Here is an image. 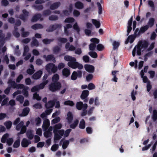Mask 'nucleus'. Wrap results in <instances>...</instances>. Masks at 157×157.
Instances as JSON below:
<instances>
[{
    "mask_svg": "<svg viewBox=\"0 0 157 157\" xmlns=\"http://www.w3.org/2000/svg\"><path fill=\"white\" fill-rule=\"evenodd\" d=\"M64 59L66 61L69 62L67 63V65L72 68H78L79 70H81L83 68L82 65L76 62V59L74 57L69 55H66L64 56Z\"/></svg>",
    "mask_w": 157,
    "mask_h": 157,
    "instance_id": "nucleus-1",
    "label": "nucleus"
},
{
    "mask_svg": "<svg viewBox=\"0 0 157 157\" xmlns=\"http://www.w3.org/2000/svg\"><path fill=\"white\" fill-rule=\"evenodd\" d=\"M62 85L60 82H51L49 85V90L52 92H55L60 90Z\"/></svg>",
    "mask_w": 157,
    "mask_h": 157,
    "instance_id": "nucleus-2",
    "label": "nucleus"
},
{
    "mask_svg": "<svg viewBox=\"0 0 157 157\" xmlns=\"http://www.w3.org/2000/svg\"><path fill=\"white\" fill-rule=\"evenodd\" d=\"M45 69L50 74L55 73L57 71V67L54 64L52 63L47 64L45 66Z\"/></svg>",
    "mask_w": 157,
    "mask_h": 157,
    "instance_id": "nucleus-3",
    "label": "nucleus"
},
{
    "mask_svg": "<svg viewBox=\"0 0 157 157\" xmlns=\"http://www.w3.org/2000/svg\"><path fill=\"white\" fill-rule=\"evenodd\" d=\"M149 45L148 42L145 40L140 41L138 43L137 46L143 50H145L147 48Z\"/></svg>",
    "mask_w": 157,
    "mask_h": 157,
    "instance_id": "nucleus-4",
    "label": "nucleus"
},
{
    "mask_svg": "<svg viewBox=\"0 0 157 157\" xmlns=\"http://www.w3.org/2000/svg\"><path fill=\"white\" fill-rule=\"evenodd\" d=\"M62 27V25L61 24H55L53 25H51L49 27L46 29L47 32H51L56 30L57 29H61Z\"/></svg>",
    "mask_w": 157,
    "mask_h": 157,
    "instance_id": "nucleus-5",
    "label": "nucleus"
},
{
    "mask_svg": "<svg viewBox=\"0 0 157 157\" xmlns=\"http://www.w3.org/2000/svg\"><path fill=\"white\" fill-rule=\"evenodd\" d=\"M82 71L80 70H78L77 71H74L71 76V79L75 80L77 79V77L81 78L82 77Z\"/></svg>",
    "mask_w": 157,
    "mask_h": 157,
    "instance_id": "nucleus-6",
    "label": "nucleus"
},
{
    "mask_svg": "<svg viewBox=\"0 0 157 157\" xmlns=\"http://www.w3.org/2000/svg\"><path fill=\"white\" fill-rule=\"evenodd\" d=\"M23 14H21L19 15V18L22 20L23 21L25 22L29 16V12L25 9H24L22 10Z\"/></svg>",
    "mask_w": 157,
    "mask_h": 157,
    "instance_id": "nucleus-7",
    "label": "nucleus"
},
{
    "mask_svg": "<svg viewBox=\"0 0 157 157\" xmlns=\"http://www.w3.org/2000/svg\"><path fill=\"white\" fill-rule=\"evenodd\" d=\"M76 107L78 110H80L84 109H87L88 105L86 103L83 104L82 101H78L76 103Z\"/></svg>",
    "mask_w": 157,
    "mask_h": 157,
    "instance_id": "nucleus-8",
    "label": "nucleus"
},
{
    "mask_svg": "<svg viewBox=\"0 0 157 157\" xmlns=\"http://www.w3.org/2000/svg\"><path fill=\"white\" fill-rule=\"evenodd\" d=\"M133 21V17L132 16L128 22V25L127 26V36H128L129 34L130 33L132 29V24Z\"/></svg>",
    "mask_w": 157,
    "mask_h": 157,
    "instance_id": "nucleus-9",
    "label": "nucleus"
},
{
    "mask_svg": "<svg viewBox=\"0 0 157 157\" xmlns=\"http://www.w3.org/2000/svg\"><path fill=\"white\" fill-rule=\"evenodd\" d=\"M41 15L40 13H37L35 14L32 17L31 20V21L32 22H35L39 19L40 21H43V19L41 18Z\"/></svg>",
    "mask_w": 157,
    "mask_h": 157,
    "instance_id": "nucleus-10",
    "label": "nucleus"
},
{
    "mask_svg": "<svg viewBox=\"0 0 157 157\" xmlns=\"http://www.w3.org/2000/svg\"><path fill=\"white\" fill-rule=\"evenodd\" d=\"M42 74V71L41 70H39L33 75L32 78L35 80L41 78Z\"/></svg>",
    "mask_w": 157,
    "mask_h": 157,
    "instance_id": "nucleus-11",
    "label": "nucleus"
},
{
    "mask_svg": "<svg viewBox=\"0 0 157 157\" xmlns=\"http://www.w3.org/2000/svg\"><path fill=\"white\" fill-rule=\"evenodd\" d=\"M84 68L85 70L89 72L93 73L94 72V67L92 65L86 64L84 66Z\"/></svg>",
    "mask_w": 157,
    "mask_h": 157,
    "instance_id": "nucleus-12",
    "label": "nucleus"
},
{
    "mask_svg": "<svg viewBox=\"0 0 157 157\" xmlns=\"http://www.w3.org/2000/svg\"><path fill=\"white\" fill-rule=\"evenodd\" d=\"M43 57L45 59L46 61H52L54 63H55L56 62L55 58L54 56L52 54L49 55L47 56L46 55H44Z\"/></svg>",
    "mask_w": 157,
    "mask_h": 157,
    "instance_id": "nucleus-13",
    "label": "nucleus"
},
{
    "mask_svg": "<svg viewBox=\"0 0 157 157\" xmlns=\"http://www.w3.org/2000/svg\"><path fill=\"white\" fill-rule=\"evenodd\" d=\"M50 125V121L48 119H45L44 120L42 126L43 129L44 130H46Z\"/></svg>",
    "mask_w": 157,
    "mask_h": 157,
    "instance_id": "nucleus-14",
    "label": "nucleus"
},
{
    "mask_svg": "<svg viewBox=\"0 0 157 157\" xmlns=\"http://www.w3.org/2000/svg\"><path fill=\"white\" fill-rule=\"evenodd\" d=\"M31 144L30 140H28L26 138H23L21 142V145L22 147H26Z\"/></svg>",
    "mask_w": 157,
    "mask_h": 157,
    "instance_id": "nucleus-15",
    "label": "nucleus"
},
{
    "mask_svg": "<svg viewBox=\"0 0 157 157\" xmlns=\"http://www.w3.org/2000/svg\"><path fill=\"white\" fill-rule=\"evenodd\" d=\"M136 37L135 36L132 35L129 36L127 40L125 41V44H127L129 42L130 44L132 43Z\"/></svg>",
    "mask_w": 157,
    "mask_h": 157,
    "instance_id": "nucleus-16",
    "label": "nucleus"
},
{
    "mask_svg": "<svg viewBox=\"0 0 157 157\" xmlns=\"http://www.w3.org/2000/svg\"><path fill=\"white\" fill-rule=\"evenodd\" d=\"M65 48L67 51H73L75 50V47L72 45H70L69 42L66 43L65 45Z\"/></svg>",
    "mask_w": 157,
    "mask_h": 157,
    "instance_id": "nucleus-17",
    "label": "nucleus"
},
{
    "mask_svg": "<svg viewBox=\"0 0 157 157\" xmlns=\"http://www.w3.org/2000/svg\"><path fill=\"white\" fill-rule=\"evenodd\" d=\"M7 83L8 84V87H10L11 89L12 88L14 89H16L17 83L14 81H13L10 79L8 80Z\"/></svg>",
    "mask_w": 157,
    "mask_h": 157,
    "instance_id": "nucleus-18",
    "label": "nucleus"
},
{
    "mask_svg": "<svg viewBox=\"0 0 157 157\" xmlns=\"http://www.w3.org/2000/svg\"><path fill=\"white\" fill-rule=\"evenodd\" d=\"M73 118V117L72 113L70 111L68 112L67 114V119L69 124H70L72 122Z\"/></svg>",
    "mask_w": 157,
    "mask_h": 157,
    "instance_id": "nucleus-19",
    "label": "nucleus"
},
{
    "mask_svg": "<svg viewBox=\"0 0 157 157\" xmlns=\"http://www.w3.org/2000/svg\"><path fill=\"white\" fill-rule=\"evenodd\" d=\"M89 94V92L88 90H85L82 91L81 95L80 98L82 99H84L88 96Z\"/></svg>",
    "mask_w": 157,
    "mask_h": 157,
    "instance_id": "nucleus-20",
    "label": "nucleus"
},
{
    "mask_svg": "<svg viewBox=\"0 0 157 157\" xmlns=\"http://www.w3.org/2000/svg\"><path fill=\"white\" fill-rule=\"evenodd\" d=\"M61 3L59 2L54 3L50 6V8L51 10H54L57 9L60 5Z\"/></svg>",
    "mask_w": 157,
    "mask_h": 157,
    "instance_id": "nucleus-21",
    "label": "nucleus"
},
{
    "mask_svg": "<svg viewBox=\"0 0 157 157\" xmlns=\"http://www.w3.org/2000/svg\"><path fill=\"white\" fill-rule=\"evenodd\" d=\"M70 73V70L67 68H64L62 71L63 75L66 77L69 76Z\"/></svg>",
    "mask_w": 157,
    "mask_h": 157,
    "instance_id": "nucleus-22",
    "label": "nucleus"
},
{
    "mask_svg": "<svg viewBox=\"0 0 157 157\" xmlns=\"http://www.w3.org/2000/svg\"><path fill=\"white\" fill-rule=\"evenodd\" d=\"M55 102L52 101H49L45 104V107L46 109H49L52 107L54 105Z\"/></svg>",
    "mask_w": 157,
    "mask_h": 157,
    "instance_id": "nucleus-23",
    "label": "nucleus"
},
{
    "mask_svg": "<svg viewBox=\"0 0 157 157\" xmlns=\"http://www.w3.org/2000/svg\"><path fill=\"white\" fill-rule=\"evenodd\" d=\"M75 7L78 9H82L84 7L83 4L80 1L77 2L75 4Z\"/></svg>",
    "mask_w": 157,
    "mask_h": 157,
    "instance_id": "nucleus-24",
    "label": "nucleus"
},
{
    "mask_svg": "<svg viewBox=\"0 0 157 157\" xmlns=\"http://www.w3.org/2000/svg\"><path fill=\"white\" fill-rule=\"evenodd\" d=\"M48 82V80L44 81L41 83L39 85H37L39 90L40 89H42L44 88L45 85H46Z\"/></svg>",
    "mask_w": 157,
    "mask_h": 157,
    "instance_id": "nucleus-25",
    "label": "nucleus"
},
{
    "mask_svg": "<svg viewBox=\"0 0 157 157\" xmlns=\"http://www.w3.org/2000/svg\"><path fill=\"white\" fill-rule=\"evenodd\" d=\"M61 49V45L60 47L57 45H56L53 47L52 50L54 54H57L60 51Z\"/></svg>",
    "mask_w": 157,
    "mask_h": 157,
    "instance_id": "nucleus-26",
    "label": "nucleus"
},
{
    "mask_svg": "<svg viewBox=\"0 0 157 157\" xmlns=\"http://www.w3.org/2000/svg\"><path fill=\"white\" fill-rule=\"evenodd\" d=\"M32 46L37 47L39 45L38 41L34 37L32 38V41L31 43Z\"/></svg>",
    "mask_w": 157,
    "mask_h": 157,
    "instance_id": "nucleus-27",
    "label": "nucleus"
},
{
    "mask_svg": "<svg viewBox=\"0 0 157 157\" xmlns=\"http://www.w3.org/2000/svg\"><path fill=\"white\" fill-rule=\"evenodd\" d=\"M43 26L40 24H36L31 26V28L34 30H36L39 29H42Z\"/></svg>",
    "mask_w": 157,
    "mask_h": 157,
    "instance_id": "nucleus-28",
    "label": "nucleus"
},
{
    "mask_svg": "<svg viewBox=\"0 0 157 157\" xmlns=\"http://www.w3.org/2000/svg\"><path fill=\"white\" fill-rule=\"evenodd\" d=\"M30 111L29 108L28 107L25 108L22 111L21 114L22 116H26L29 114Z\"/></svg>",
    "mask_w": 157,
    "mask_h": 157,
    "instance_id": "nucleus-29",
    "label": "nucleus"
},
{
    "mask_svg": "<svg viewBox=\"0 0 157 157\" xmlns=\"http://www.w3.org/2000/svg\"><path fill=\"white\" fill-rule=\"evenodd\" d=\"M59 79V75L57 74H55L52 78V82H59L58 81Z\"/></svg>",
    "mask_w": 157,
    "mask_h": 157,
    "instance_id": "nucleus-30",
    "label": "nucleus"
},
{
    "mask_svg": "<svg viewBox=\"0 0 157 157\" xmlns=\"http://www.w3.org/2000/svg\"><path fill=\"white\" fill-rule=\"evenodd\" d=\"M54 40V39L53 38L51 39L45 38L42 40V42L44 44L47 45L50 44L51 42Z\"/></svg>",
    "mask_w": 157,
    "mask_h": 157,
    "instance_id": "nucleus-31",
    "label": "nucleus"
},
{
    "mask_svg": "<svg viewBox=\"0 0 157 157\" xmlns=\"http://www.w3.org/2000/svg\"><path fill=\"white\" fill-rule=\"evenodd\" d=\"M62 127V125L60 123L56 124L54 127L53 132H58V129H60Z\"/></svg>",
    "mask_w": 157,
    "mask_h": 157,
    "instance_id": "nucleus-32",
    "label": "nucleus"
},
{
    "mask_svg": "<svg viewBox=\"0 0 157 157\" xmlns=\"http://www.w3.org/2000/svg\"><path fill=\"white\" fill-rule=\"evenodd\" d=\"M149 29L148 25H145L144 26L140 28L139 31V33H145Z\"/></svg>",
    "mask_w": 157,
    "mask_h": 157,
    "instance_id": "nucleus-33",
    "label": "nucleus"
},
{
    "mask_svg": "<svg viewBox=\"0 0 157 157\" xmlns=\"http://www.w3.org/2000/svg\"><path fill=\"white\" fill-rule=\"evenodd\" d=\"M78 123L79 121L78 120L76 119L74 121L72 124H70V127L71 128L75 129L77 126Z\"/></svg>",
    "mask_w": 157,
    "mask_h": 157,
    "instance_id": "nucleus-34",
    "label": "nucleus"
},
{
    "mask_svg": "<svg viewBox=\"0 0 157 157\" xmlns=\"http://www.w3.org/2000/svg\"><path fill=\"white\" fill-rule=\"evenodd\" d=\"M86 123L84 120L83 119H82L81 120L79 125V127L80 129H83L85 128Z\"/></svg>",
    "mask_w": 157,
    "mask_h": 157,
    "instance_id": "nucleus-35",
    "label": "nucleus"
},
{
    "mask_svg": "<svg viewBox=\"0 0 157 157\" xmlns=\"http://www.w3.org/2000/svg\"><path fill=\"white\" fill-rule=\"evenodd\" d=\"M9 136V135L8 133H6L4 134L1 138V142L3 143H5L8 140Z\"/></svg>",
    "mask_w": 157,
    "mask_h": 157,
    "instance_id": "nucleus-36",
    "label": "nucleus"
},
{
    "mask_svg": "<svg viewBox=\"0 0 157 157\" xmlns=\"http://www.w3.org/2000/svg\"><path fill=\"white\" fill-rule=\"evenodd\" d=\"M155 21V19L153 18H150L149 20L147 23V25H148L149 28L152 27L154 25V22Z\"/></svg>",
    "mask_w": 157,
    "mask_h": 157,
    "instance_id": "nucleus-37",
    "label": "nucleus"
},
{
    "mask_svg": "<svg viewBox=\"0 0 157 157\" xmlns=\"http://www.w3.org/2000/svg\"><path fill=\"white\" fill-rule=\"evenodd\" d=\"M20 137L15 141L13 145V147L14 148H17L19 147L20 145Z\"/></svg>",
    "mask_w": 157,
    "mask_h": 157,
    "instance_id": "nucleus-38",
    "label": "nucleus"
},
{
    "mask_svg": "<svg viewBox=\"0 0 157 157\" xmlns=\"http://www.w3.org/2000/svg\"><path fill=\"white\" fill-rule=\"evenodd\" d=\"M93 24L95 26V27L98 28L100 26V23L99 21L95 19H93L92 20Z\"/></svg>",
    "mask_w": 157,
    "mask_h": 157,
    "instance_id": "nucleus-39",
    "label": "nucleus"
},
{
    "mask_svg": "<svg viewBox=\"0 0 157 157\" xmlns=\"http://www.w3.org/2000/svg\"><path fill=\"white\" fill-rule=\"evenodd\" d=\"M73 29L76 31L78 34H79L80 29L78 25L77 22H76L73 25Z\"/></svg>",
    "mask_w": 157,
    "mask_h": 157,
    "instance_id": "nucleus-40",
    "label": "nucleus"
},
{
    "mask_svg": "<svg viewBox=\"0 0 157 157\" xmlns=\"http://www.w3.org/2000/svg\"><path fill=\"white\" fill-rule=\"evenodd\" d=\"M64 104L66 105L73 106L75 105V103L73 101H72L67 100L64 101Z\"/></svg>",
    "mask_w": 157,
    "mask_h": 157,
    "instance_id": "nucleus-41",
    "label": "nucleus"
},
{
    "mask_svg": "<svg viewBox=\"0 0 157 157\" xmlns=\"http://www.w3.org/2000/svg\"><path fill=\"white\" fill-rule=\"evenodd\" d=\"M27 137L30 140H32L33 138V135L31 131H28L26 133Z\"/></svg>",
    "mask_w": 157,
    "mask_h": 157,
    "instance_id": "nucleus-42",
    "label": "nucleus"
},
{
    "mask_svg": "<svg viewBox=\"0 0 157 157\" xmlns=\"http://www.w3.org/2000/svg\"><path fill=\"white\" fill-rule=\"evenodd\" d=\"M28 87L27 86L23 89L22 92L25 97H27L29 96V93L27 90Z\"/></svg>",
    "mask_w": 157,
    "mask_h": 157,
    "instance_id": "nucleus-43",
    "label": "nucleus"
},
{
    "mask_svg": "<svg viewBox=\"0 0 157 157\" xmlns=\"http://www.w3.org/2000/svg\"><path fill=\"white\" fill-rule=\"evenodd\" d=\"M118 72V71H113L112 72V74L113 76V80L116 82H117V77L116 74V73Z\"/></svg>",
    "mask_w": 157,
    "mask_h": 157,
    "instance_id": "nucleus-44",
    "label": "nucleus"
},
{
    "mask_svg": "<svg viewBox=\"0 0 157 157\" xmlns=\"http://www.w3.org/2000/svg\"><path fill=\"white\" fill-rule=\"evenodd\" d=\"M27 128L25 126H23L21 128V131L20 132L18 133L17 135L19 136L20 134H23L25 133L26 131Z\"/></svg>",
    "mask_w": 157,
    "mask_h": 157,
    "instance_id": "nucleus-45",
    "label": "nucleus"
},
{
    "mask_svg": "<svg viewBox=\"0 0 157 157\" xmlns=\"http://www.w3.org/2000/svg\"><path fill=\"white\" fill-rule=\"evenodd\" d=\"M24 126V122L21 121L18 124H17L16 129L17 131H19Z\"/></svg>",
    "mask_w": 157,
    "mask_h": 157,
    "instance_id": "nucleus-46",
    "label": "nucleus"
},
{
    "mask_svg": "<svg viewBox=\"0 0 157 157\" xmlns=\"http://www.w3.org/2000/svg\"><path fill=\"white\" fill-rule=\"evenodd\" d=\"M75 19L72 17H69L66 18L64 20L65 23H72L75 21Z\"/></svg>",
    "mask_w": 157,
    "mask_h": 157,
    "instance_id": "nucleus-47",
    "label": "nucleus"
},
{
    "mask_svg": "<svg viewBox=\"0 0 157 157\" xmlns=\"http://www.w3.org/2000/svg\"><path fill=\"white\" fill-rule=\"evenodd\" d=\"M54 133V141L55 143H56V141L60 140L61 138V136L59 135L57 132H55Z\"/></svg>",
    "mask_w": 157,
    "mask_h": 157,
    "instance_id": "nucleus-48",
    "label": "nucleus"
},
{
    "mask_svg": "<svg viewBox=\"0 0 157 157\" xmlns=\"http://www.w3.org/2000/svg\"><path fill=\"white\" fill-rule=\"evenodd\" d=\"M33 6L35 9L38 11L41 10L44 8L43 6L42 5H35Z\"/></svg>",
    "mask_w": 157,
    "mask_h": 157,
    "instance_id": "nucleus-49",
    "label": "nucleus"
},
{
    "mask_svg": "<svg viewBox=\"0 0 157 157\" xmlns=\"http://www.w3.org/2000/svg\"><path fill=\"white\" fill-rule=\"evenodd\" d=\"M69 144V141L68 140H65L63 142L62 145V148L63 149H66Z\"/></svg>",
    "mask_w": 157,
    "mask_h": 157,
    "instance_id": "nucleus-50",
    "label": "nucleus"
},
{
    "mask_svg": "<svg viewBox=\"0 0 157 157\" xmlns=\"http://www.w3.org/2000/svg\"><path fill=\"white\" fill-rule=\"evenodd\" d=\"M97 5L98 8V13L99 14H101L102 13V9L101 5L99 2H97Z\"/></svg>",
    "mask_w": 157,
    "mask_h": 157,
    "instance_id": "nucleus-51",
    "label": "nucleus"
},
{
    "mask_svg": "<svg viewBox=\"0 0 157 157\" xmlns=\"http://www.w3.org/2000/svg\"><path fill=\"white\" fill-rule=\"evenodd\" d=\"M88 54L92 57L94 58H96L98 56V55L97 53L93 51H91L90 52L88 53Z\"/></svg>",
    "mask_w": 157,
    "mask_h": 157,
    "instance_id": "nucleus-52",
    "label": "nucleus"
},
{
    "mask_svg": "<svg viewBox=\"0 0 157 157\" xmlns=\"http://www.w3.org/2000/svg\"><path fill=\"white\" fill-rule=\"evenodd\" d=\"M12 125V123L10 121H7L5 123V125L7 129H10L11 128Z\"/></svg>",
    "mask_w": 157,
    "mask_h": 157,
    "instance_id": "nucleus-53",
    "label": "nucleus"
},
{
    "mask_svg": "<svg viewBox=\"0 0 157 157\" xmlns=\"http://www.w3.org/2000/svg\"><path fill=\"white\" fill-rule=\"evenodd\" d=\"M16 100L18 101H19L20 103H22L24 101V97L21 95H19L17 96Z\"/></svg>",
    "mask_w": 157,
    "mask_h": 157,
    "instance_id": "nucleus-54",
    "label": "nucleus"
},
{
    "mask_svg": "<svg viewBox=\"0 0 157 157\" xmlns=\"http://www.w3.org/2000/svg\"><path fill=\"white\" fill-rule=\"evenodd\" d=\"M41 119L39 117H36L35 119V122L36 125L37 126H39L41 123Z\"/></svg>",
    "mask_w": 157,
    "mask_h": 157,
    "instance_id": "nucleus-55",
    "label": "nucleus"
},
{
    "mask_svg": "<svg viewBox=\"0 0 157 157\" xmlns=\"http://www.w3.org/2000/svg\"><path fill=\"white\" fill-rule=\"evenodd\" d=\"M51 13V11L49 10H46L43 12V15L44 16H47L50 15Z\"/></svg>",
    "mask_w": 157,
    "mask_h": 157,
    "instance_id": "nucleus-56",
    "label": "nucleus"
},
{
    "mask_svg": "<svg viewBox=\"0 0 157 157\" xmlns=\"http://www.w3.org/2000/svg\"><path fill=\"white\" fill-rule=\"evenodd\" d=\"M49 19L50 21H56L58 19V17L56 15H52L49 17Z\"/></svg>",
    "mask_w": 157,
    "mask_h": 157,
    "instance_id": "nucleus-57",
    "label": "nucleus"
},
{
    "mask_svg": "<svg viewBox=\"0 0 157 157\" xmlns=\"http://www.w3.org/2000/svg\"><path fill=\"white\" fill-rule=\"evenodd\" d=\"M33 98V99H36L38 101H40L41 99V97L36 93L34 94Z\"/></svg>",
    "mask_w": 157,
    "mask_h": 157,
    "instance_id": "nucleus-58",
    "label": "nucleus"
},
{
    "mask_svg": "<svg viewBox=\"0 0 157 157\" xmlns=\"http://www.w3.org/2000/svg\"><path fill=\"white\" fill-rule=\"evenodd\" d=\"M113 49L115 50L118 48L120 45V43L119 42L115 41L113 42Z\"/></svg>",
    "mask_w": 157,
    "mask_h": 157,
    "instance_id": "nucleus-59",
    "label": "nucleus"
},
{
    "mask_svg": "<svg viewBox=\"0 0 157 157\" xmlns=\"http://www.w3.org/2000/svg\"><path fill=\"white\" fill-rule=\"evenodd\" d=\"M57 40L62 43H65L67 41V39L65 38L59 37L57 39Z\"/></svg>",
    "mask_w": 157,
    "mask_h": 157,
    "instance_id": "nucleus-60",
    "label": "nucleus"
},
{
    "mask_svg": "<svg viewBox=\"0 0 157 157\" xmlns=\"http://www.w3.org/2000/svg\"><path fill=\"white\" fill-rule=\"evenodd\" d=\"M148 4L151 7V10L154 11L155 10V6L154 2L151 1L150 0L148 2Z\"/></svg>",
    "mask_w": 157,
    "mask_h": 157,
    "instance_id": "nucleus-61",
    "label": "nucleus"
},
{
    "mask_svg": "<svg viewBox=\"0 0 157 157\" xmlns=\"http://www.w3.org/2000/svg\"><path fill=\"white\" fill-rule=\"evenodd\" d=\"M152 118L154 121L157 120V111L156 110H154L153 111Z\"/></svg>",
    "mask_w": 157,
    "mask_h": 157,
    "instance_id": "nucleus-62",
    "label": "nucleus"
},
{
    "mask_svg": "<svg viewBox=\"0 0 157 157\" xmlns=\"http://www.w3.org/2000/svg\"><path fill=\"white\" fill-rule=\"evenodd\" d=\"M44 137L46 138H48L51 136L52 133L50 131H47L44 132Z\"/></svg>",
    "mask_w": 157,
    "mask_h": 157,
    "instance_id": "nucleus-63",
    "label": "nucleus"
},
{
    "mask_svg": "<svg viewBox=\"0 0 157 157\" xmlns=\"http://www.w3.org/2000/svg\"><path fill=\"white\" fill-rule=\"evenodd\" d=\"M59 145L58 144H53L51 147V150L53 151H56L58 148Z\"/></svg>",
    "mask_w": 157,
    "mask_h": 157,
    "instance_id": "nucleus-64",
    "label": "nucleus"
}]
</instances>
